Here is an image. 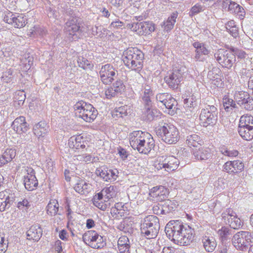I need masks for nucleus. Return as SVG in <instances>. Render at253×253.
Returning a JSON list of instances; mask_svg holds the SVG:
<instances>
[{
  "mask_svg": "<svg viewBox=\"0 0 253 253\" xmlns=\"http://www.w3.org/2000/svg\"><path fill=\"white\" fill-rule=\"evenodd\" d=\"M165 232L169 239L171 238L181 246L189 245L194 239V229L181 220L169 222L165 227Z\"/></svg>",
  "mask_w": 253,
  "mask_h": 253,
  "instance_id": "nucleus-1",
  "label": "nucleus"
},
{
  "mask_svg": "<svg viewBox=\"0 0 253 253\" xmlns=\"http://www.w3.org/2000/svg\"><path fill=\"white\" fill-rule=\"evenodd\" d=\"M144 58L143 53L137 47H128L124 51L122 56L125 66L137 73L143 68Z\"/></svg>",
  "mask_w": 253,
  "mask_h": 253,
  "instance_id": "nucleus-2",
  "label": "nucleus"
},
{
  "mask_svg": "<svg viewBox=\"0 0 253 253\" xmlns=\"http://www.w3.org/2000/svg\"><path fill=\"white\" fill-rule=\"evenodd\" d=\"M157 136L163 141L169 144L176 143L179 139L178 129L173 125L163 123L156 127Z\"/></svg>",
  "mask_w": 253,
  "mask_h": 253,
  "instance_id": "nucleus-3",
  "label": "nucleus"
},
{
  "mask_svg": "<svg viewBox=\"0 0 253 253\" xmlns=\"http://www.w3.org/2000/svg\"><path fill=\"white\" fill-rule=\"evenodd\" d=\"M159 218L155 215H150L144 219L141 224V233L147 239L155 238L160 229Z\"/></svg>",
  "mask_w": 253,
  "mask_h": 253,
  "instance_id": "nucleus-4",
  "label": "nucleus"
},
{
  "mask_svg": "<svg viewBox=\"0 0 253 253\" xmlns=\"http://www.w3.org/2000/svg\"><path fill=\"white\" fill-rule=\"evenodd\" d=\"M74 108L76 115L86 122L94 121L98 114L97 110L91 104L82 100L76 103Z\"/></svg>",
  "mask_w": 253,
  "mask_h": 253,
  "instance_id": "nucleus-5",
  "label": "nucleus"
},
{
  "mask_svg": "<svg viewBox=\"0 0 253 253\" xmlns=\"http://www.w3.org/2000/svg\"><path fill=\"white\" fill-rule=\"evenodd\" d=\"M233 245L238 250L247 251L250 245L253 243V233L247 231H241L233 235Z\"/></svg>",
  "mask_w": 253,
  "mask_h": 253,
  "instance_id": "nucleus-6",
  "label": "nucleus"
},
{
  "mask_svg": "<svg viewBox=\"0 0 253 253\" xmlns=\"http://www.w3.org/2000/svg\"><path fill=\"white\" fill-rule=\"evenodd\" d=\"M214 58L223 68L230 69L236 64V58L230 50L220 48L215 51Z\"/></svg>",
  "mask_w": 253,
  "mask_h": 253,
  "instance_id": "nucleus-7",
  "label": "nucleus"
},
{
  "mask_svg": "<svg viewBox=\"0 0 253 253\" xmlns=\"http://www.w3.org/2000/svg\"><path fill=\"white\" fill-rule=\"evenodd\" d=\"M81 21L77 17H71L66 22L64 30L69 38L76 41L83 36Z\"/></svg>",
  "mask_w": 253,
  "mask_h": 253,
  "instance_id": "nucleus-8",
  "label": "nucleus"
},
{
  "mask_svg": "<svg viewBox=\"0 0 253 253\" xmlns=\"http://www.w3.org/2000/svg\"><path fill=\"white\" fill-rule=\"evenodd\" d=\"M102 82L105 84H111L119 76L118 68L111 63L102 65L99 71Z\"/></svg>",
  "mask_w": 253,
  "mask_h": 253,
  "instance_id": "nucleus-9",
  "label": "nucleus"
},
{
  "mask_svg": "<svg viewBox=\"0 0 253 253\" xmlns=\"http://www.w3.org/2000/svg\"><path fill=\"white\" fill-rule=\"evenodd\" d=\"M217 118V109L214 106L208 105L201 110L200 119L204 126L215 124Z\"/></svg>",
  "mask_w": 253,
  "mask_h": 253,
  "instance_id": "nucleus-10",
  "label": "nucleus"
},
{
  "mask_svg": "<svg viewBox=\"0 0 253 253\" xmlns=\"http://www.w3.org/2000/svg\"><path fill=\"white\" fill-rule=\"evenodd\" d=\"M18 192L10 189H6L0 192V211L9 208L17 198Z\"/></svg>",
  "mask_w": 253,
  "mask_h": 253,
  "instance_id": "nucleus-11",
  "label": "nucleus"
},
{
  "mask_svg": "<svg viewBox=\"0 0 253 253\" xmlns=\"http://www.w3.org/2000/svg\"><path fill=\"white\" fill-rule=\"evenodd\" d=\"M180 67L168 73L165 77V81L168 86L172 88H177L183 79V70Z\"/></svg>",
  "mask_w": 253,
  "mask_h": 253,
  "instance_id": "nucleus-12",
  "label": "nucleus"
},
{
  "mask_svg": "<svg viewBox=\"0 0 253 253\" xmlns=\"http://www.w3.org/2000/svg\"><path fill=\"white\" fill-rule=\"evenodd\" d=\"M224 222L231 228L238 229L242 227L243 222L239 218L236 213L231 209H227L222 214Z\"/></svg>",
  "mask_w": 253,
  "mask_h": 253,
  "instance_id": "nucleus-13",
  "label": "nucleus"
},
{
  "mask_svg": "<svg viewBox=\"0 0 253 253\" xmlns=\"http://www.w3.org/2000/svg\"><path fill=\"white\" fill-rule=\"evenodd\" d=\"M3 20L17 28L24 27L27 23L25 15L23 14L13 13L10 11H8L5 14Z\"/></svg>",
  "mask_w": 253,
  "mask_h": 253,
  "instance_id": "nucleus-14",
  "label": "nucleus"
},
{
  "mask_svg": "<svg viewBox=\"0 0 253 253\" xmlns=\"http://www.w3.org/2000/svg\"><path fill=\"white\" fill-rule=\"evenodd\" d=\"M234 99L242 108L247 111L253 109V99L248 92L243 91L236 92Z\"/></svg>",
  "mask_w": 253,
  "mask_h": 253,
  "instance_id": "nucleus-15",
  "label": "nucleus"
},
{
  "mask_svg": "<svg viewBox=\"0 0 253 253\" xmlns=\"http://www.w3.org/2000/svg\"><path fill=\"white\" fill-rule=\"evenodd\" d=\"M129 27L139 35H149L155 30V24L152 22L133 23Z\"/></svg>",
  "mask_w": 253,
  "mask_h": 253,
  "instance_id": "nucleus-16",
  "label": "nucleus"
},
{
  "mask_svg": "<svg viewBox=\"0 0 253 253\" xmlns=\"http://www.w3.org/2000/svg\"><path fill=\"white\" fill-rule=\"evenodd\" d=\"M146 133L138 130L134 131L129 134L130 144L134 149L138 151L140 144L144 142V139L146 138Z\"/></svg>",
  "mask_w": 253,
  "mask_h": 253,
  "instance_id": "nucleus-17",
  "label": "nucleus"
},
{
  "mask_svg": "<svg viewBox=\"0 0 253 253\" xmlns=\"http://www.w3.org/2000/svg\"><path fill=\"white\" fill-rule=\"evenodd\" d=\"M27 171V175L24 177V186L28 191H32L38 186V182L35 171L32 168H28Z\"/></svg>",
  "mask_w": 253,
  "mask_h": 253,
  "instance_id": "nucleus-18",
  "label": "nucleus"
},
{
  "mask_svg": "<svg viewBox=\"0 0 253 253\" xmlns=\"http://www.w3.org/2000/svg\"><path fill=\"white\" fill-rule=\"evenodd\" d=\"M195 48V55L194 59L196 61L203 62L205 60L204 55H208L210 53V50L208 49L206 45L199 42H194L192 44Z\"/></svg>",
  "mask_w": 253,
  "mask_h": 253,
  "instance_id": "nucleus-19",
  "label": "nucleus"
},
{
  "mask_svg": "<svg viewBox=\"0 0 253 253\" xmlns=\"http://www.w3.org/2000/svg\"><path fill=\"white\" fill-rule=\"evenodd\" d=\"M244 163L240 160L228 161L223 165V170L228 173H237L243 170Z\"/></svg>",
  "mask_w": 253,
  "mask_h": 253,
  "instance_id": "nucleus-20",
  "label": "nucleus"
},
{
  "mask_svg": "<svg viewBox=\"0 0 253 253\" xmlns=\"http://www.w3.org/2000/svg\"><path fill=\"white\" fill-rule=\"evenodd\" d=\"M68 145L71 149H83L87 145V142L85 137L81 135H79L71 137L68 140Z\"/></svg>",
  "mask_w": 253,
  "mask_h": 253,
  "instance_id": "nucleus-21",
  "label": "nucleus"
},
{
  "mask_svg": "<svg viewBox=\"0 0 253 253\" xmlns=\"http://www.w3.org/2000/svg\"><path fill=\"white\" fill-rule=\"evenodd\" d=\"M202 242L204 249L208 253L213 252L217 245L215 238L208 233L202 237Z\"/></svg>",
  "mask_w": 253,
  "mask_h": 253,
  "instance_id": "nucleus-22",
  "label": "nucleus"
},
{
  "mask_svg": "<svg viewBox=\"0 0 253 253\" xmlns=\"http://www.w3.org/2000/svg\"><path fill=\"white\" fill-rule=\"evenodd\" d=\"M168 189L164 186L160 185L153 187L150 191L149 195L153 198L159 201H163L167 198Z\"/></svg>",
  "mask_w": 253,
  "mask_h": 253,
  "instance_id": "nucleus-23",
  "label": "nucleus"
},
{
  "mask_svg": "<svg viewBox=\"0 0 253 253\" xmlns=\"http://www.w3.org/2000/svg\"><path fill=\"white\" fill-rule=\"evenodd\" d=\"M33 130L34 134L40 139L48 134L49 126L45 122L41 121L34 126Z\"/></svg>",
  "mask_w": 253,
  "mask_h": 253,
  "instance_id": "nucleus-24",
  "label": "nucleus"
},
{
  "mask_svg": "<svg viewBox=\"0 0 253 253\" xmlns=\"http://www.w3.org/2000/svg\"><path fill=\"white\" fill-rule=\"evenodd\" d=\"M146 138L144 139V142L140 144L138 151L140 153L148 154L155 147L154 140L151 134L148 132L146 133Z\"/></svg>",
  "mask_w": 253,
  "mask_h": 253,
  "instance_id": "nucleus-25",
  "label": "nucleus"
},
{
  "mask_svg": "<svg viewBox=\"0 0 253 253\" xmlns=\"http://www.w3.org/2000/svg\"><path fill=\"white\" fill-rule=\"evenodd\" d=\"M11 126L17 133L20 134L27 131L29 126L26 122L25 118L20 116L14 120Z\"/></svg>",
  "mask_w": 253,
  "mask_h": 253,
  "instance_id": "nucleus-26",
  "label": "nucleus"
},
{
  "mask_svg": "<svg viewBox=\"0 0 253 253\" xmlns=\"http://www.w3.org/2000/svg\"><path fill=\"white\" fill-rule=\"evenodd\" d=\"M221 75V72L219 68L213 67L211 70L209 71L208 78L212 81V84L216 86L221 87L223 83Z\"/></svg>",
  "mask_w": 253,
  "mask_h": 253,
  "instance_id": "nucleus-27",
  "label": "nucleus"
},
{
  "mask_svg": "<svg viewBox=\"0 0 253 253\" xmlns=\"http://www.w3.org/2000/svg\"><path fill=\"white\" fill-rule=\"evenodd\" d=\"M42 230L39 225H33L27 231V239L38 241L42 237Z\"/></svg>",
  "mask_w": 253,
  "mask_h": 253,
  "instance_id": "nucleus-28",
  "label": "nucleus"
},
{
  "mask_svg": "<svg viewBox=\"0 0 253 253\" xmlns=\"http://www.w3.org/2000/svg\"><path fill=\"white\" fill-rule=\"evenodd\" d=\"M91 189V184L83 179H78L76 183L74 189L78 193L81 195L88 194Z\"/></svg>",
  "mask_w": 253,
  "mask_h": 253,
  "instance_id": "nucleus-29",
  "label": "nucleus"
},
{
  "mask_svg": "<svg viewBox=\"0 0 253 253\" xmlns=\"http://www.w3.org/2000/svg\"><path fill=\"white\" fill-rule=\"evenodd\" d=\"M193 155L196 159L200 161L207 160L211 156V150L204 147L194 150Z\"/></svg>",
  "mask_w": 253,
  "mask_h": 253,
  "instance_id": "nucleus-30",
  "label": "nucleus"
},
{
  "mask_svg": "<svg viewBox=\"0 0 253 253\" xmlns=\"http://www.w3.org/2000/svg\"><path fill=\"white\" fill-rule=\"evenodd\" d=\"M165 163L166 164V171H172L177 169L179 165L178 159L173 156H164Z\"/></svg>",
  "mask_w": 253,
  "mask_h": 253,
  "instance_id": "nucleus-31",
  "label": "nucleus"
},
{
  "mask_svg": "<svg viewBox=\"0 0 253 253\" xmlns=\"http://www.w3.org/2000/svg\"><path fill=\"white\" fill-rule=\"evenodd\" d=\"M15 156L16 150L14 149H6L0 158V167L12 161Z\"/></svg>",
  "mask_w": 253,
  "mask_h": 253,
  "instance_id": "nucleus-32",
  "label": "nucleus"
},
{
  "mask_svg": "<svg viewBox=\"0 0 253 253\" xmlns=\"http://www.w3.org/2000/svg\"><path fill=\"white\" fill-rule=\"evenodd\" d=\"M178 13L177 12H174L169 17H168L167 21H164L163 22L162 27H163L164 31L169 32L173 28Z\"/></svg>",
  "mask_w": 253,
  "mask_h": 253,
  "instance_id": "nucleus-33",
  "label": "nucleus"
},
{
  "mask_svg": "<svg viewBox=\"0 0 253 253\" xmlns=\"http://www.w3.org/2000/svg\"><path fill=\"white\" fill-rule=\"evenodd\" d=\"M186 143L189 147H197L201 145L203 141L198 135L191 133L186 136Z\"/></svg>",
  "mask_w": 253,
  "mask_h": 253,
  "instance_id": "nucleus-34",
  "label": "nucleus"
},
{
  "mask_svg": "<svg viewBox=\"0 0 253 253\" xmlns=\"http://www.w3.org/2000/svg\"><path fill=\"white\" fill-rule=\"evenodd\" d=\"M97 236L98 234L95 231H87L83 235V240L85 244L89 245L92 247V245L96 241Z\"/></svg>",
  "mask_w": 253,
  "mask_h": 253,
  "instance_id": "nucleus-35",
  "label": "nucleus"
},
{
  "mask_svg": "<svg viewBox=\"0 0 253 253\" xmlns=\"http://www.w3.org/2000/svg\"><path fill=\"white\" fill-rule=\"evenodd\" d=\"M153 95V91L148 86L144 88L141 95L142 101L145 105L152 106L151 98Z\"/></svg>",
  "mask_w": 253,
  "mask_h": 253,
  "instance_id": "nucleus-36",
  "label": "nucleus"
},
{
  "mask_svg": "<svg viewBox=\"0 0 253 253\" xmlns=\"http://www.w3.org/2000/svg\"><path fill=\"white\" fill-rule=\"evenodd\" d=\"M238 127L253 128V117L248 115L241 116Z\"/></svg>",
  "mask_w": 253,
  "mask_h": 253,
  "instance_id": "nucleus-37",
  "label": "nucleus"
},
{
  "mask_svg": "<svg viewBox=\"0 0 253 253\" xmlns=\"http://www.w3.org/2000/svg\"><path fill=\"white\" fill-rule=\"evenodd\" d=\"M238 131L243 139L250 141L253 139V128L238 127Z\"/></svg>",
  "mask_w": 253,
  "mask_h": 253,
  "instance_id": "nucleus-38",
  "label": "nucleus"
},
{
  "mask_svg": "<svg viewBox=\"0 0 253 253\" xmlns=\"http://www.w3.org/2000/svg\"><path fill=\"white\" fill-rule=\"evenodd\" d=\"M47 213L50 216H54L58 213L59 211V204L57 200H51L48 204L47 207Z\"/></svg>",
  "mask_w": 253,
  "mask_h": 253,
  "instance_id": "nucleus-39",
  "label": "nucleus"
},
{
  "mask_svg": "<svg viewBox=\"0 0 253 253\" xmlns=\"http://www.w3.org/2000/svg\"><path fill=\"white\" fill-rule=\"evenodd\" d=\"M151 107L152 106L148 107L145 105L142 112L143 119L145 120L151 121L153 120L154 117L157 115V110L152 109Z\"/></svg>",
  "mask_w": 253,
  "mask_h": 253,
  "instance_id": "nucleus-40",
  "label": "nucleus"
},
{
  "mask_svg": "<svg viewBox=\"0 0 253 253\" xmlns=\"http://www.w3.org/2000/svg\"><path fill=\"white\" fill-rule=\"evenodd\" d=\"M78 64L80 67L84 70H91L94 67L93 64L85 58L79 56L78 58Z\"/></svg>",
  "mask_w": 253,
  "mask_h": 253,
  "instance_id": "nucleus-41",
  "label": "nucleus"
},
{
  "mask_svg": "<svg viewBox=\"0 0 253 253\" xmlns=\"http://www.w3.org/2000/svg\"><path fill=\"white\" fill-rule=\"evenodd\" d=\"M217 234L219 236L222 242L227 240L231 235V229L228 227H222L217 231Z\"/></svg>",
  "mask_w": 253,
  "mask_h": 253,
  "instance_id": "nucleus-42",
  "label": "nucleus"
},
{
  "mask_svg": "<svg viewBox=\"0 0 253 253\" xmlns=\"http://www.w3.org/2000/svg\"><path fill=\"white\" fill-rule=\"evenodd\" d=\"M127 106H121L116 108L112 113V116L115 118H123L126 116L127 115Z\"/></svg>",
  "mask_w": 253,
  "mask_h": 253,
  "instance_id": "nucleus-43",
  "label": "nucleus"
},
{
  "mask_svg": "<svg viewBox=\"0 0 253 253\" xmlns=\"http://www.w3.org/2000/svg\"><path fill=\"white\" fill-rule=\"evenodd\" d=\"M116 188L112 185L104 188L102 190L104 193L105 198L108 201L115 197L116 194Z\"/></svg>",
  "mask_w": 253,
  "mask_h": 253,
  "instance_id": "nucleus-44",
  "label": "nucleus"
},
{
  "mask_svg": "<svg viewBox=\"0 0 253 253\" xmlns=\"http://www.w3.org/2000/svg\"><path fill=\"white\" fill-rule=\"evenodd\" d=\"M164 156L158 157L154 164V167L158 170L164 169L166 171V164L165 163Z\"/></svg>",
  "mask_w": 253,
  "mask_h": 253,
  "instance_id": "nucleus-45",
  "label": "nucleus"
},
{
  "mask_svg": "<svg viewBox=\"0 0 253 253\" xmlns=\"http://www.w3.org/2000/svg\"><path fill=\"white\" fill-rule=\"evenodd\" d=\"M26 95L24 91L19 90L15 93L13 99L15 103H17L18 105L20 106L23 104Z\"/></svg>",
  "mask_w": 253,
  "mask_h": 253,
  "instance_id": "nucleus-46",
  "label": "nucleus"
},
{
  "mask_svg": "<svg viewBox=\"0 0 253 253\" xmlns=\"http://www.w3.org/2000/svg\"><path fill=\"white\" fill-rule=\"evenodd\" d=\"M197 105L195 97L193 95L189 96L184 99V106L186 108H189L191 111V108H194Z\"/></svg>",
  "mask_w": 253,
  "mask_h": 253,
  "instance_id": "nucleus-47",
  "label": "nucleus"
},
{
  "mask_svg": "<svg viewBox=\"0 0 253 253\" xmlns=\"http://www.w3.org/2000/svg\"><path fill=\"white\" fill-rule=\"evenodd\" d=\"M109 169L106 168L102 169L100 168L97 169L96 170V174L102 177L106 181L109 180Z\"/></svg>",
  "mask_w": 253,
  "mask_h": 253,
  "instance_id": "nucleus-48",
  "label": "nucleus"
},
{
  "mask_svg": "<svg viewBox=\"0 0 253 253\" xmlns=\"http://www.w3.org/2000/svg\"><path fill=\"white\" fill-rule=\"evenodd\" d=\"M244 9L240 5L235 2L231 1L230 4H229V7H228V11L230 13H241Z\"/></svg>",
  "mask_w": 253,
  "mask_h": 253,
  "instance_id": "nucleus-49",
  "label": "nucleus"
},
{
  "mask_svg": "<svg viewBox=\"0 0 253 253\" xmlns=\"http://www.w3.org/2000/svg\"><path fill=\"white\" fill-rule=\"evenodd\" d=\"M106 245V239L103 236L98 234L97 236L96 241L92 245V248L94 249H101Z\"/></svg>",
  "mask_w": 253,
  "mask_h": 253,
  "instance_id": "nucleus-50",
  "label": "nucleus"
},
{
  "mask_svg": "<svg viewBox=\"0 0 253 253\" xmlns=\"http://www.w3.org/2000/svg\"><path fill=\"white\" fill-rule=\"evenodd\" d=\"M176 101L170 95V98L167 100L166 103L164 104L163 106L167 109L171 110L172 111H174V110L176 108Z\"/></svg>",
  "mask_w": 253,
  "mask_h": 253,
  "instance_id": "nucleus-51",
  "label": "nucleus"
},
{
  "mask_svg": "<svg viewBox=\"0 0 253 253\" xmlns=\"http://www.w3.org/2000/svg\"><path fill=\"white\" fill-rule=\"evenodd\" d=\"M116 81L113 84L112 86L113 88H115L118 93H121L125 89V86L122 80L119 79V76L118 77Z\"/></svg>",
  "mask_w": 253,
  "mask_h": 253,
  "instance_id": "nucleus-52",
  "label": "nucleus"
},
{
  "mask_svg": "<svg viewBox=\"0 0 253 253\" xmlns=\"http://www.w3.org/2000/svg\"><path fill=\"white\" fill-rule=\"evenodd\" d=\"M156 98L157 101L161 103L159 105L162 107V105L163 106L164 104L166 103L167 100L170 98V95L168 93H160L157 94Z\"/></svg>",
  "mask_w": 253,
  "mask_h": 253,
  "instance_id": "nucleus-53",
  "label": "nucleus"
},
{
  "mask_svg": "<svg viewBox=\"0 0 253 253\" xmlns=\"http://www.w3.org/2000/svg\"><path fill=\"white\" fill-rule=\"evenodd\" d=\"M221 152L225 156H228L229 157H233L237 156L239 152L238 151L235 150H229L226 148H221Z\"/></svg>",
  "mask_w": 253,
  "mask_h": 253,
  "instance_id": "nucleus-54",
  "label": "nucleus"
},
{
  "mask_svg": "<svg viewBox=\"0 0 253 253\" xmlns=\"http://www.w3.org/2000/svg\"><path fill=\"white\" fill-rule=\"evenodd\" d=\"M104 201L106 203H103L102 201H95L93 202V205L97 207L98 209L102 210V211H105L107 208L108 207L110 203L107 204L108 201H106V200H104Z\"/></svg>",
  "mask_w": 253,
  "mask_h": 253,
  "instance_id": "nucleus-55",
  "label": "nucleus"
},
{
  "mask_svg": "<svg viewBox=\"0 0 253 253\" xmlns=\"http://www.w3.org/2000/svg\"><path fill=\"white\" fill-rule=\"evenodd\" d=\"M230 51L232 52L233 54H234L235 57L236 58V56H237L238 58H243L245 57V52L241 50H240L238 48H234L232 47L230 48Z\"/></svg>",
  "mask_w": 253,
  "mask_h": 253,
  "instance_id": "nucleus-56",
  "label": "nucleus"
},
{
  "mask_svg": "<svg viewBox=\"0 0 253 253\" xmlns=\"http://www.w3.org/2000/svg\"><path fill=\"white\" fill-rule=\"evenodd\" d=\"M118 94V92H117L115 88H113V87L112 86L108 88L105 91V95L107 98H111L113 97H115L117 96Z\"/></svg>",
  "mask_w": 253,
  "mask_h": 253,
  "instance_id": "nucleus-57",
  "label": "nucleus"
},
{
  "mask_svg": "<svg viewBox=\"0 0 253 253\" xmlns=\"http://www.w3.org/2000/svg\"><path fill=\"white\" fill-rule=\"evenodd\" d=\"M203 10V7L199 4H196L193 6L191 10L192 14H196Z\"/></svg>",
  "mask_w": 253,
  "mask_h": 253,
  "instance_id": "nucleus-58",
  "label": "nucleus"
},
{
  "mask_svg": "<svg viewBox=\"0 0 253 253\" xmlns=\"http://www.w3.org/2000/svg\"><path fill=\"white\" fill-rule=\"evenodd\" d=\"M4 241V238L0 236V253H4L7 250V245Z\"/></svg>",
  "mask_w": 253,
  "mask_h": 253,
  "instance_id": "nucleus-59",
  "label": "nucleus"
},
{
  "mask_svg": "<svg viewBox=\"0 0 253 253\" xmlns=\"http://www.w3.org/2000/svg\"><path fill=\"white\" fill-rule=\"evenodd\" d=\"M29 207V203L26 199H24L22 201H19L17 203V207L20 210H22L24 208H28Z\"/></svg>",
  "mask_w": 253,
  "mask_h": 253,
  "instance_id": "nucleus-60",
  "label": "nucleus"
},
{
  "mask_svg": "<svg viewBox=\"0 0 253 253\" xmlns=\"http://www.w3.org/2000/svg\"><path fill=\"white\" fill-rule=\"evenodd\" d=\"M109 180L114 181L116 180L117 178L118 177V174L119 173L118 170L117 169H109Z\"/></svg>",
  "mask_w": 253,
  "mask_h": 253,
  "instance_id": "nucleus-61",
  "label": "nucleus"
},
{
  "mask_svg": "<svg viewBox=\"0 0 253 253\" xmlns=\"http://www.w3.org/2000/svg\"><path fill=\"white\" fill-rule=\"evenodd\" d=\"M233 99L228 97H224L223 98V103L224 109L227 111H228V109L231 106V103L232 102Z\"/></svg>",
  "mask_w": 253,
  "mask_h": 253,
  "instance_id": "nucleus-62",
  "label": "nucleus"
},
{
  "mask_svg": "<svg viewBox=\"0 0 253 253\" xmlns=\"http://www.w3.org/2000/svg\"><path fill=\"white\" fill-rule=\"evenodd\" d=\"M230 247L223 243L219 247L218 253H229Z\"/></svg>",
  "mask_w": 253,
  "mask_h": 253,
  "instance_id": "nucleus-63",
  "label": "nucleus"
},
{
  "mask_svg": "<svg viewBox=\"0 0 253 253\" xmlns=\"http://www.w3.org/2000/svg\"><path fill=\"white\" fill-rule=\"evenodd\" d=\"M129 239L126 236H122L120 237L118 241V246L120 247L121 245H124L127 242H129Z\"/></svg>",
  "mask_w": 253,
  "mask_h": 253,
  "instance_id": "nucleus-64",
  "label": "nucleus"
}]
</instances>
